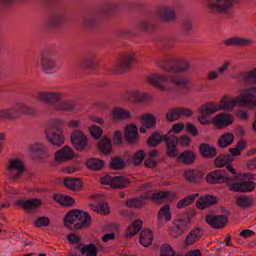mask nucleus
Listing matches in <instances>:
<instances>
[{
  "label": "nucleus",
  "instance_id": "obj_1",
  "mask_svg": "<svg viewBox=\"0 0 256 256\" xmlns=\"http://www.w3.org/2000/svg\"><path fill=\"white\" fill-rule=\"evenodd\" d=\"M148 82L162 92H170L172 88L164 84L170 82L175 86L186 88L190 83L189 78L178 75L154 74L147 77Z\"/></svg>",
  "mask_w": 256,
  "mask_h": 256
},
{
  "label": "nucleus",
  "instance_id": "obj_2",
  "mask_svg": "<svg viewBox=\"0 0 256 256\" xmlns=\"http://www.w3.org/2000/svg\"><path fill=\"white\" fill-rule=\"evenodd\" d=\"M64 222L68 229L75 231L88 226L91 224L92 220L88 212L82 210H73L66 214Z\"/></svg>",
  "mask_w": 256,
  "mask_h": 256
},
{
  "label": "nucleus",
  "instance_id": "obj_3",
  "mask_svg": "<svg viewBox=\"0 0 256 256\" xmlns=\"http://www.w3.org/2000/svg\"><path fill=\"white\" fill-rule=\"evenodd\" d=\"M190 62L188 60L178 58L164 60L160 66L168 73L181 74L190 70Z\"/></svg>",
  "mask_w": 256,
  "mask_h": 256
},
{
  "label": "nucleus",
  "instance_id": "obj_4",
  "mask_svg": "<svg viewBox=\"0 0 256 256\" xmlns=\"http://www.w3.org/2000/svg\"><path fill=\"white\" fill-rule=\"evenodd\" d=\"M136 60V55L133 52L122 54L118 60L116 64L112 70L114 74H122L130 70Z\"/></svg>",
  "mask_w": 256,
  "mask_h": 256
},
{
  "label": "nucleus",
  "instance_id": "obj_5",
  "mask_svg": "<svg viewBox=\"0 0 256 256\" xmlns=\"http://www.w3.org/2000/svg\"><path fill=\"white\" fill-rule=\"evenodd\" d=\"M238 106L250 110L256 109V87L243 90V94L238 96Z\"/></svg>",
  "mask_w": 256,
  "mask_h": 256
},
{
  "label": "nucleus",
  "instance_id": "obj_6",
  "mask_svg": "<svg viewBox=\"0 0 256 256\" xmlns=\"http://www.w3.org/2000/svg\"><path fill=\"white\" fill-rule=\"evenodd\" d=\"M57 54L56 50L46 49L42 50L40 54V66L42 70L45 74H50L56 67V60L54 56Z\"/></svg>",
  "mask_w": 256,
  "mask_h": 256
},
{
  "label": "nucleus",
  "instance_id": "obj_7",
  "mask_svg": "<svg viewBox=\"0 0 256 256\" xmlns=\"http://www.w3.org/2000/svg\"><path fill=\"white\" fill-rule=\"evenodd\" d=\"M70 140L76 151L82 152L88 150V138L83 132L74 130L70 135Z\"/></svg>",
  "mask_w": 256,
  "mask_h": 256
},
{
  "label": "nucleus",
  "instance_id": "obj_8",
  "mask_svg": "<svg viewBox=\"0 0 256 256\" xmlns=\"http://www.w3.org/2000/svg\"><path fill=\"white\" fill-rule=\"evenodd\" d=\"M177 222H179L170 230V234L174 238L183 234L187 232L189 228V226L190 223V219L188 214L185 213L181 215L177 220Z\"/></svg>",
  "mask_w": 256,
  "mask_h": 256
},
{
  "label": "nucleus",
  "instance_id": "obj_9",
  "mask_svg": "<svg viewBox=\"0 0 256 256\" xmlns=\"http://www.w3.org/2000/svg\"><path fill=\"white\" fill-rule=\"evenodd\" d=\"M206 180L210 184L227 183L230 185L234 180L230 178L225 170H218L210 173L206 177Z\"/></svg>",
  "mask_w": 256,
  "mask_h": 256
},
{
  "label": "nucleus",
  "instance_id": "obj_10",
  "mask_svg": "<svg viewBox=\"0 0 256 256\" xmlns=\"http://www.w3.org/2000/svg\"><path fill=\"white\" fill-rule=\"evenodd\" d=\"M63 98L64 94L62 92H41L37 96L38 101L52 106L58 105Z\"/></svg>",
  "mask_w": 256,
  "mask_h": 256
},
{
  "label": "nucleus",
  "instance_id": "obj_11",
  "mask_svg": "<svg viewBox=\"0 0 256 256\" xmlns=\"http://www.w3.org/2000/svg\"><path fill=\"white\" fill-rule=\"evenodd\" d=\"M46 136L52 144L60 146L64 142V137L62 130L58 127H50L46 132Z\"/></svg>",
  "mask_w": 256,
  "mask_h": 256
},
{
  "label": "nucleus",
  "instance_id": "obj_12",
  "mask_svg": "<svg viewBox=\"0 0 256 256\" xmlns=\"http://www.w3.org/2000/svg\"><path fill=\"white\" fill-rule=\"evenodd\" d=\"M66 13L60 12L52 15L44 23V27L47 30H50L60 27L66 20Z\"/></svg>",
  "mask_w": 256,
  "mask_h": 256
},
{
  "label": "nucleus",
  "instance_id": "obj_13",
  "mask_svg": "<svg viewBox=\"0 0 256 256\" xmlns=\"http://www.w3.org/2000/svg\"><path fill=\"white\" fill-rule=\"evenodd\" d=\"M25 166L19 160H13L10 162L8 166V172L10 178L16 180L20 178L25 170Z\"/></svg>",
  "mask_w": 256,
  "mask_h": 256
},
{
  "label": "nucleus",
  "instance_id": "obj_14",
  "mask_svg": "<svg viewBox=\"0 0 256 256\" xmlns=\"http://www.w3.org/2000/svg\"><path fill=\"white\" fill-rule=\"evenodd\" d=\"M166 146V155L170 158H178L179 156L177 146L178 144V138L177 136H168L165 142Z\"/></svg>",
  "mask_w": 256,
  "mask_h": 256
},
{
  "label": "nucleus",
  "instance_id": "obj_15",
  "mask_svg": "<svg viewBox=\"0 0 256 256\" xmlns=\"http://www.w3.org/2000/svg\"><path fill=\"white\" fill-rule=\"evenodd\" d=\"M206 222L211 227L215 229H220L225 227L228 222L226 216H208L206 218Z\"/></svg>",
  "mask_w": 256,
  "mask_h": 256
},
{
  "label": "nucleus",
  "instance_id": "obj_16",
  "mask_svg": "<svg viewBox=\"0 0 256 256\" xmlns=\"http://www.w3.org/2000/svg\"><path fill=\"white\" fill-rule=\"evenodd\" d=\"M256 187L254 182L244 181L239 183H235L230 186V190L237 192H250Z\"/></svg>",
  "mask_w": 256,
  "mask_h": 256
},
{
  "label": "nucleus",
  "instance_id": "obj_17",
  "mask_svg": "<svg viewBox=\"0 0 256 256\" xmlns=\"http://www.w3.org/2000/svg\"><path fill=\"white\" fill-rule=\"evenodd\" d=\"M76 154L72 149L67 146L56 152V160L58 162H67L72 160Z\"/></svg>",
  "mask_w": 256,
  "mask_h": 256
},
{
  "label": "nucleus",
  "instance_id": "obj_18",
  "mask_svg": "<svg viewBox=\"0 0 256 256\" xmlns=\"http://www.w3.org/2000/svg\"><path fill=\"white\" fill-rule=\"evenodd\" d=\"M124 138L130 145H135L138 142V128L134 124H130L126 128L124 132Z\"/></svg>",
  "mask_w": 256,
  "mask_h": 256
},
{
  "label": "nucleus",
  "instance_id": "obj_19",
  "mask_svg": "<svg viewBox=\"0 0 256 256\" xmlns=\"http://www.w3.org/2000/svg\"><path fill=\"white\" fill-rule=\"evenodd\" d=\"M184 176L188 182L198 184L203 181L204 174L201 170L196 169H190L184 172Z\"/></svg>",
  "mask_w": 256,
  "mask_h": 256
},
{
  "label": "nucleus",
  "instance_id": "obj_20",
  "mask_svg": "<svg viewBox=\"0 0 256 256\" xmlns=\"http://www.w3.org/2000/svg\"><path fill=\"white\" fill-rule=\"evenodd\" d=\"M80 67L86 72H94L96 68V54L93 52L88 54L81 62Z\"/></svg>",
  "mask_w": 256,
  "mask_h": 256
},
{
  "label": "nucleus",
  "instance_id": "obj_21",
  "mask_svg": "<svg viewBox=\"0 0 256 256\" xmlns=\"http://www.w3.org/2000/svg\"><path fill=\"white\" fill-rule=\"evenodd\" d=\"M236 104H238V96L232 98L224 96L221 99L218 106L219 110L232 111Z\"/></svg>",
  "mask_w": 256,
  "mask_h": 256
},
{
  "label": "nucleus",
  "instance_id": "obj_22",
  "mask_svg": "<svg viewBox=\"0 0 256 256\" xmlns=\"http://www.w3.org/2000/svg\"><path fill=\"white\" fill-rule=\"evenodd\" d=\"M218 202V198L213 196L206 195L200 197L196 202V206L200 210H204L208 207L216 205Z\"/></svg>",
  "mask_w": 256,
  "mask_h": 256
},
{
  "label": "nucleus",
  "instance_id": "obj_23",
  "mask_svg": "<svg viewBox=\"0 0 256 256\" xmlns=\"http://www.w3.org/2000/svg\"><path fill=\"white\" fill-rule=\"evenodd\" d=\"M16 204L22 208L24 210H36L42 206V202L39 198H32L27 201L18 200Z\"/></svg>",
  "mask_w": 256,
  "mask_h": 256
},
{
  "label": "nucleus",
  "instance_id": "obj_24",
  "mask_svg": "<svg viewBox=\"0 0 256 256\" xmlns=\"http://www.w3.org/2000/svg\"><path fill=\"white\" fill-rule=\"evenodd\" d=\"M158 16L164 22H170L175 20L176 16L175 12L170 8H162L157 12Z\"/></svg>",
  "mask_w": 256,
  "mask_h": 256
},
{
  "label": "nucleus",
  "instance_id": "obj_25",
  "mask_svg": "<svg viewBox=\"0 0 256 256\" xmlns=\"http://www.w3.org/2000/svg\"><path fill=\"white\" fill-rule=\"evenodd\" d=\"M196 155L193 151L186 150L179 154L177 160L186 166H190L194 164L196 160Z\"/></svg>",
  "mask_w": 256,
  "mask_h": 256
},
{
  "label": "nucleus",
  "instance_id": "obj_26",
  "mask_svg": "<svg viewBox=\"0 0 256 256\" xmlns=\"http://www.w3.org/2000/svg\"><path fill=\"white\" fill-rule=\"evenodd\" d=\"M64 184L68 189L72 191H80L84 186L82 180L78 178H66L64 180Z\"/></svg>",
  "mask_w": 256,
  "mask_h": 256
},
{
  "label": "nucleus",
  "instance_id": "obj_27",
  "mask_svg": "<svg viewBox=\"0 0 256 256\" xmlns=\"http://www.w3.org/2000/svg\"><path fill=\"white\" fill-rule=\"evenodd\" d=\"M168 136L167 135H162V132L156 131L152 133L147 140V144L150 148L158 146L162 140L164 142Z\"/></svg>",
  "mask_w": 256,
  "mask_h": 256
},
{
  "label": "nucleus",
  "instance_id": "obj_28",
  "mask_svg": "<svg viewBox=\"0 0 256 256\" xmlns=\"http://www.w3.org/2000/svg\"><path fill=\"white\" fill-rule=\"evenodd\" d=\"M253 43V41L241 37H234L224 41L227 46H236L238 47L249 46Z\"/></svg>",
  "mask_w": 256,
  "mask_h": 256
},
{
  "label": "nucleus",
  "instance_id": "obj_29",
  "mask_svg": "<svg viewBox=\"0 0 256 256\" xmlns=\"http://www.w3.org/2000/svg\"><path fill=\"white\" fill-rule=\"evenodd\" d=\"M198 150L201 156L204 158H212L218 154L216 148L208 144H202Z\"/></svg>",
  "mask_w": 256,
  "mask_h": 256
},
{
  "label": "nucleus",
  "instance_id": "obj_30",
  "mask_svg": "<svg viewBox=\"0 0 256 256\" xmlns=\"http://www.w3.org/2000/svg\"><path fill=\"white\" fill-rule=\"evenodd\" d=\"M99 151L104 156H109L112 152V140L107 136L103 137L98 143Z\"/></svg>",
  "mask_w": 256,
  "mask_h": 256
},
{
  "label": "nucleus",
  "instance_id": "obj_31",
  "mask_svg": "<svg viewBox=\"0 0 256 256\" xmlns=\"http://www.w3.org/2000/svg\"><path fill=\"white\" fill-rule=\"evenodd\" d=\"M203 235L204 232L202 228H194L186 238L185 244L186 246H192L198 241Z\"/></svg>",
  "mask_w": 256,
  "mask_h": 256
},
{
  "label": "nucleus",
  "instance_id": "obj_32",
  "mask_svg": "<svg viewBox=\"0 0 256 256\" xmlns=\"http://www.w3.org/2000/svg\"><path fill=\"white\" fill-rule=\"evenodd\" d=\"M238 78L242 82L246 84H256V68L250 71L240 73Z\"/></svg>",
  "mask_w": 256,
  "mask_h": 256
},
{
  "label": "nucleus",
  "instance_id": "obj_33",
  "mask_svg": "<svg viewBox=\"0 0 256 256\" xmlns=\"http://www.w3.org/2000/svg\"><path fill=\"white\" fill-rule=\"evenodd\" d=\"M96 22V15L94 12L88 14L83 19L82 26L83 28L88 32L93 30L95 28Z\"/></svg>",
  "mask_w": 256,
  "mask_h": 256
},
{
  "label": "nucleus",
  "instance_id": "obj_34",
  "mask_svg": "<svg viewBox=\"0 0 256 256\" xmlns=\"http://www.w3.org/2000/svg\"><path fill=\"white\" fill-rule=\"evenodd\" d=\"M140 122L142 126L148 129L156 128V118L154 114H148L142 116Z\"/></svg>",
  "mask_w": 256,
  "mask_h": 256
},
{
  "label": "nucleus",
  "instance_id": "obj_35",
  "mask_svg": "<svg viewBox=\"0 0 256 256\" xmlns=\"http://www.w3.org/2000/svg\"><path fill=\"white\" fill-rule=\"evenodd\" d=\"M215 121L217 124L225 126L232 124L234 121V116L228 113H221L215 117Z\"/></svg>",
  "mask_w": 256,
  "mask_h": 256
},
{
  "label": "nucleus",
  "instance_id": "obj_36",
  "mask_svg": "<svg viewBox=\"0 0 256 256\" xmlns=\"http://www.w3.org/2000/svg\"><path fill=\"white\" fill-rule=\"evenodd\" d=\"M112 113L114 120H117L130 119L132 116L130 111L120 107L114 108Z\"/></svg>",
  "mask_w": 256,
  "mask_h": 256
},
{
  "label": "nucleus",
  "instance_id": "obj_37",
  "mask_svg": "<svg viewBox=\"0 0 256 256\" xmlns=\"http://www.w3.org/2000/svg\"><path fill=\"white\" fill-rule=\"evenodd\" d=\"M53 198L56 202L64 206H72L75 203V200H74L73 198L68 196L54 194Z\"/></svg>",
  "mask_w": 256,
  "mask_h": 256
},
{
  "label": "nucleus",
  "instance_id": "obj_38",
  "mask_svg": "<svg viewBox=\"0 0 256 256\" xmlns=\"http://www.w3.org/2000/svg\"><path fill=\"white\" fill-rule=\"evenodd\" d=\"M76 106V103L75 100L64 101L56 106L55 110L58 112H71L75 110Z\"/></svg>",
  "mask_w": 256,
  "mask_h": 256
},
{
  "label": "nucleus",
  "instance_id": "obj_39",
  "mask_svg": "<svg viewBox=\"0 0 256 256\" xmlns=\"http://www.w3.org/2000/svg\"><path fill=\"white\" fill-rule=\"evenodd\" d=\"M234 160L229 154H220L215 159L214 165L217 168H222L233 162Z\"/></svg>",
  "mask_w": 256,
  "mask_h": 256
},
{
  "label": "nucleus",
  "instance_id": "obj_40",
  "mask_svg": "<svg viewBox=\"0 0 256 256\" xmlns=\"http://www.w3.org/2000/svg\"><path fill=\"white\" fill-rule=\"evenodd\" d=\"M153 235L150 230L144 229L140 233V242L144 247H148L152 244Z\"/></svg>",
  "mask_w": 256,
  "mask_h": 256
},
{
  "label": "nucleus",
  "instance_id": "obj_41",
  "mask_svg": "<svg viewBox=\"0 0 256 256\" xmlns=\"http://www.w3.org/2000/svg\"><path fill=\"white\" fill-rule=\"evenodd\" d=\"M154 198L153 200H155L156 202H158V200H165L168 202L173 201L176 196V194L170 192V191H166V192H154Z\"/></svg>",
  "mask_w": 256,
  "mask_h": 256
},
{
  "label": "nucleus",
  "instance_id": "obj_42",
  "mask_svg": "<svg viewBox=\"0 0 256 256\" xmlns=\"http://www.w3.org/2000/svg\"><path fill=\"white\" fill-rule=\"evenodd\" d=\"M113 189H122L127 188L130 184V179L126 176L114 177Z\"/></svg>",
  "mask_w": 256,
  "mask_h": 256
},
{
  "label": "nucleus",
  "instance_id": "obj_43",
  "mask_svg": "<svg viewBox=\"0 0 256 256\" xmlns=\"http://www.w3.org/2000/svg\"><path fill=\"white\" fill-rule=\"evenodd\" d=\"M143 222L140 220H136L127 228L126 237L131 238L142 228Z\"/></svg>",
  "mask_w": 256,
  "mask_h": 256
},
{
  "label": "nucleus",
  "instance_id": "obj_44",
  "mask_svg": "<svg viewBox=\"0 0 256 256\" xmlns=\"http://www.w3.org/2000/svg\"><path fill=\"white\" fill-rule=\"evenodd\" d=\"M219 111L218 106L214 102H208L201 106L200 112L202 115L211 116Z\"/></svg>",
  "mask_w": 256,
  "mask_h": 256
},
{
  "label": "nucleus",
  "instance_id": "obj_45",
  "mask_svg": "<svg viewBox=\"0 0 256 256\" xmlns=\"http://www.w3.org/2000/svg\"><path fill=\"white\" fill-rule=\"evenodd\" d=\"M18 108L22 115L29 116H36L38 114V111L34 107L28 106L24 103L18 104Z\"/></svg>",
  "mask_w": 256,
  "mask_h": 256
},
{
  "label": "nucleus",
  "instance_id": "obj_46",
  "mask_svg": "<svg viewBox=\"0 0 256 256\" xmlns=\"http://www.w3.org/2000/svg\"><path fill=\"white\" fill-rule=\"evenodd\" d=\"M126 166L125 161L118 156L112 158L109 164V168L113 170H121L124 169Z\"/></svg>",
  "mask_w": 256,
  "mask_h": 256
},
{
  "label": "nucleus",
  "instance_id": "obj_47",
  "mask_svg": "<svg viewBox=\"0 0 256 256\" xmlns=\"http://www.w3.org/2000/svg\"><path fill=\"white\" fill-rule=\"evenodd\" d=\"M234 140L232 134L228 132L222 135L219 138L218 144L220 148H225L232 144Z\"/></svg>",
  "mask_w": 256,
  "mask_h": 256
},
{
  "label": "nucleus",
  "instance_id": "obj_48",
  "mask_svg": "<svg viewBox=\"0 0 256 256\" xmlns=\"http://www.w3.org/2000/svg\"><path fill=\"white\" fill-rule=\"evenodd\" d=\"M254 204V198L252 197L240 196L236 200L237 206L241 208H246Z\"/></svg>",
  "mask_w": 256,
  "mask_h": 256
},
{
  "label": "nucleus",
  "instance_id": "obj_49",
  "mask_svg": "<svg viewBox=\"0 0 256 256\" xmlns=\"http://www.w3.org/2000/svg\"><path fill=\"white\" fill-rule=\"evenodd\" d=\"M30 150L35 153L41 154L42 156H40V159H44L48 156L47 148L42 144H36L30 146Z\"/></svg>",
  "mask_w": 256,
  "mask_h": 256
},
{
  "label": "nucleus",
  "instance_id": "obj_50",
  "mask_svg": "<svg viewBox=\"0 0 256 256\" xmlns=\"http://www.w3.org/2000/svg\"><path fill=\"white\" fill-rule=\"evenodd\" d=\"M134 102H141L146 100L148 98L147 94L140 91H134L128 93Z\"/></svg>",
  "mask_w": 256,
  "mask_h": 256
},
{
  "label": "nucleus",
  "instance_id": "obj_51",
  "mask_svg": "<svg viewBox=\"0 0 256 256\" xmlns=\"http://www.w3.org/2000/svg\"><path fill=\"white\" fill-rule=\"evenodd\" d=\"M126 206L130 208H142L144 204L140 196L126 200Z\"/></svg>",
  "mask_w": 256,
  "mask_h": 256
},
{
  "label": "nucleus",
  "instance_id": "obj_52",
  "mask_svg": "<svg viewBox=\"0 0 256 256\" xmlns=\"http://www.w3.org/2000/svg\"><path fill=\"white\" fill-rule=\"evenodd\" d=\"M8 114V120L14 121L18 119L21 116L18 104L10 108H7Z\"/></svg>",
  "mask_w": 256,
  "mask_h": 256
},
{
  "label": "nucleus",
  "instance_id": "obj_53",
  "mask_svg": "<svg viewBox=\"0 0 256 256\" xmlns=\"http://www.w3.org/2000/svg\"><path fill=\"white\" fill-rule=\"evenodd\" d=\"M166 120L169 122H174L180 118L179 107L170 110L166 116Z\"/></svg>",
  "mask_w": 256,
  "mask_h": 256
},
{
  "label": "nucleus",
  "instance_id": "obj_54",
  "mask_svg": "<svg viewBox=\"0 0 256 256\" xmlns=\"http://www.w3.org/2000/svg\"><path fill=\"white\" fill-rule=\"evenodd\" d=\"M199 196V194H194L186 196L178 202L177 204V208L180 209L183 208L184 206H190L194 202L196 198Z\"/></svg>",
  "mask_w": 256,
  "mask_h": 256
},
{
  "label": "nucleus",
  "instance_id": "obj_55",
  "mask_svg": "<svg viewBox=\"0 0 256 256\" xmlns=\"http://www.w3.org/2000/svg\"><path fill=\"white\" fill-rule=\"evenodd\" d=\"M164 218L166 222H169L172 219V214L170 212V206L166 204L162 206L158 212V220Z\"/></svg>",
  "mask_w": 256,
  "mask_h": 256
},
{
  "label": "nucleus",
  "instance_id": "obj_56",
  "mask_svg": "<svg viewBox=\"0 0 256 256\" xmlns=\"http://www.w3.org/2000/svg\"><path fill=\"white\" fill-rule=\"evenodd\" d=\"M80 250L82 255L86 254L87 256H96V246L94 244L82 245Z\"/></svg>",
  "mask_w": 256,
  "mask_h": 256
},
{
  "label": "nucleus",
  "instance_id": "obj_57",
  "mask_svg": "<svg viewBox=\"0 0 256 256\" xmlns=\"http://www.w3.org/2000/svg\"><path fill=\"white\" fill-rule=\"evenodd\" d=\"M119 8L118 4H106L99 9V12L102 14H108L117 10Z\"/></svg>",
  "mask_w": 256,
  "mask_h": 256
},
{
  "label": "nucleus",
  "instance_id": "obj_58",
  "mask_svg": "<svg viewBox=\"0 0 256 256\" xmlns=\"http://www.w3.org/2000/svg\"><path fill=\"white\" fill-rule=\"evenodd\" d=\"M97 213L104 216L110 214V208L106 202H101L97 205Z\"/></svg>",
  "mask_w": 256,
  "mask_h": 256
},
{
  "label": "nucleus",
  "instance_id": "obj_59",
  "mask_svg": "<svg viewBox=\"0 0 256 256\" xmlns=\"http://www.w3.org/2000/svg\"><path fill=\"white\" fill-rule=\"evenodd\" d=\"M160 256H178L174 249L168 244H164L160 249Z\"/></svg>",
  "mask_w": 256,
  "mask_h": 256
},
{
  "label": "nucleus",
  "instance_id": "obj_60",
  "mask_svg": "<svg viewBox=\"0 0 256 256\" xmlns=\"http://www.w3.org/2000/svg\"><path fill=\"white\" fill-rule=\"evenodd\" d=\"M68 242L72 244H76V249L80 250L83 244L81 242V238L75 234H70L68 236Z\"/></svg>",
  "mask_w": 256,
  "mask_h": 256
},
{
  "label": "nucleus",
  "instance_id": "obj_61",
  "mask_svg": "<svg viewBox=\"0 0 256 256\" xmlns=\"http://www.w3.org/2000/svg\"><path fill=\"white\" fill-rule=\"evenodd\" d=\"M50 224L48 218L42 216L36 218L34 222V226L36 228L47 227Z\"/></svg>",
  "mask_w": 256,
  "mask_h": 256
},
{
  "label": "nucleus",
  "instance_id": "obj_62",
  "mask_svg": "<svg viewBox=\"0 0 256 256\" xmlns=\"http://www.w3.org/2000/svg\"><path fill=\"white\" fill-rule=\"evenodd\" d=\"M146 158V154L142 150H140L136 152L134 156V164L135 166H138L141 164Z\"/></svg>",
  "mask_w": 256,
  "mask_h": 256
},
{
  "label": "nucleus",
  "instance_id": "obj_63",
  "mask_svg": "<svg viewBox=\"0 0 256 256\" xmlns=\"http://www.w3.org/2000/svg\"><path fill=\"white\" fill-rule=\"evenodd\" d=\"M138 29L142 32H146L153 28L154 26L148 21L143 20L139 22L137 25Z\"/></svg>",
  "mask_w": 256,
  "mask_h": 256
},
{
  "label": "nucleus",
  "instance_id": "obj_64",
  "mask_svg": "<svg viewBox=\"0 0 256 256\" xmlns=\"http://www.w3.org/2000/svg\"><path fill=\"white\" fill-rule=\"evenodd\" d=\"M178 143L182 146L188 147L192 143V139L187 136H182L178 140Z\"/></svg>",
  "mask_w": 256,
  "mask_h": 256
}]
</instances>
